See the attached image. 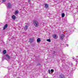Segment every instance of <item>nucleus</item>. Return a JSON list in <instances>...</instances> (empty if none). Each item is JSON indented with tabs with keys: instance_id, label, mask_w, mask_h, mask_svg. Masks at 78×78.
<instances>
[{
	"instance_id": "nucleus-1",
	"label": "nucleus",
	"mask_w": 78,
	"mask_h": 78,
	"mask_svg": "<svg viewBox=\"0 0 78 78\" xmlns=\"http://www.w3.org/2000/svg\"><path fill=\"white\" fill-rule=\"evenodd\" d=\"M33 22V24H34L35 27H37L39 26V23L36 20H34Z\"/></svg>"
},
{
	"instance_id": "nucleus-2",
	"label": "nucleus",
	"mask_w": 78,
	"mask_h": 78,
	"mask_svg": "<svg viewBox=\"0 0 78 78\" xmlns=\"http://www.w3.org/2000/svg\"><path fill=\"white\" fill-rule=\"evenodd\" d=\"M65 37V36H64V35L62 34L60 35V39L61 40H63V39L64 38V37Z\"/></svg>"
},
{
	"instance_id": "nucleus-3",
	"label": "nucleus",
	"mask_w": 78,
	"mask_h": 78,
	"mask_svg": "<svg viewBox=\"0 0 78 78\" xmlns=\"http://www.w3.org/2000/svg\"><path fill=\"white\" fill-rule=\"evenodd\" d=\"M53 38H54V39H56L58 38V35H57L55 34H54L53 35Z\"/></svg>"
},
{
	"instance_id": "nucleus-4",
	"label": "nucleus",
	"mask_w": 78,
	"mask_h": 78,
	"mask_svg": "<svg viewBox=\"0 0 78 78\" xmlns=\"http://www.w3.org/2000/svg\"><path fill=\"white\" fill-rule=\"evenodd\" d=\"M12 6V5L10 3H8L7 4V7L9 8H11V6Z\"/></svg>"
},
{
	"instance_id": "nucleus-5",
	"label": "nucleus",
	"mask_w": 78,
	"mask_h": 78,
	"mask_svg": "<svg viewBox=\"0 0 78 78\" xmlns=\"http://www.w3.org/2000/svg\"><path fill=\"white\" fill-rule=\"evenodd\" d=\"M60 78H66V77L64 76V75L63 74H61L59 75Z\"/></svg>"
},
{
	"instance_id": "nucleus-6",
	"label": "nucleus",
	"mask_w": 78,
	"mask_h": 78,
	"mask_svg": "<svg viewBox=\"0 0 78 78\" xmlns=\"http://www.w3.org/2000/svg\"><path fill=\"white\" fill-rule=\"evenodd\" d=\"M34 41V38H30V43H31L32 42H33V41Z\"/></svg>"
},
{
	"instance_id": "nucleus-7",
	"label": "nucleus",
	"mask_w": 78,
	"mask_h": 78,
	"mask_svg": "<svg viewBox=\"0 0 78 78\" xmlns=\"http://www.w3.org/2000/svg\"><path fill=\"white\" fill-rule=\"evenodd\" d=\"M12 18V19H13V20H15V19H16V16H15V15H13Z\"/></svg>"
},
{
	"instance_id": "nucleus-8",
	"label": "nucleus",
	"mask_w": 78,
	"mask_h": 78,
	"mask_svg": "<svg viewBox=\"0 0 78 78\" xmlns=\"http://www.w3.org/2000/svg\"><path fill=\"white\" fill-rule=\"evenodd\" d=\"M7 27H8V24H6L5 25L4 27L3 30H5Z\"/></svg>"
},
{
	"instance_id": "nucleus-9",
	"label": "nucleus",
	"mask_w": 78,
	"mask_h": 78,
	"mask_svg": "<svg viewBox=\"0 0 78 78\" xmlns=\"http://www.w3.org/2000/svg\"><path fill=\"white\" fill-rule=\"evenodd\" d=\"M37 42H41V38H37Z\"/></svg>"
},
{
	"instance_id": "nucleus-10",
	"label": "nucleus",
	"mask_w": 78,
	"mask_h": 78,
	"mask_svg": "<svg viewBox=\"0 0 78 78\" xmlns=\"http://www.w3.org/2000/svg\"><path fill=\"white\" fill-rule=\"evenodd\" d=\"M45 7L46 8H47L48 7V4H45Z\"/></svg>"
},
{
	"instance_id": "nucleus-11",
	"label": "nucleus",
	"mask_w": 78,
	"mask_h": 78,
	"mask_svg": "<svg viewBox=\"0 0 78 78\" xmlns=\"http://www.w3.org/2000/svg\"><path fill=\"white\" fill-rule=\"evenodd\" d=\"M18 13H19V11L18 10L16 11L15 13V15H17Z\"/></svg>"
},
{
	"instance_id": "nucleus-12",
	"label": "nucleus",
	"mask_w": 78,
	"mask_h": 78,
	"mask_svg": "<svg viewBox=\"0 0 78 78\" xmlns=\"http://www.w3.org/2000/svg\"><path fill=\"white\" fill-rule=\"evenodd\" d=\"M28 29V26H25V27L24 28L25 30H27Z\"/></svg>"
},
{
	"instance_id": "nucleus-13",
	"label": "nucleus",
	"mask_w": 78,
	"mask_h": 78,
	"mask_svg": "<svg viewBox=\"0 0 78 78\" xmlns=\"http://www.w3.org/2000/svg\"><path fill=\"white\" fill-rule=\"evenodd\" d=\"M6 50H4L3 51V54H6Z\"/></svg>"
},
{
	"instance_id": "nucleus-14",
	"label": "nucleus",
	"mask_w": 78,
	"mask_h": 78,
	"mask_svg": "<svg viewBox=\"0 0 78 78\" xmlns=\"http://www.w3.org/2000/svg\"><path fill=\"white\" fill-rule=\"evenodd\" d=\"M62 17H64V16H65V15L64 14V13H63L62 14Z\"/></svg>"
},
{
	"instance_id": "nucleus-15",
	"label": "nucleus",
	"mask_w": 78,
	"mask_h": 78,
	"mask_svg": "<svg viewBox=\"0 0 78 78\" xmlns=\"http://www.w3.org/2000/svg\"><path fill=\"white\" fill-rule=\"evenodd\" d=\"M47 41H48V42H51V41L50 39H47Z\"/></svg>"
},
{
	"instance_id": "nucleus-16",
	"label": "nucleus",
	"mask_w": 78,
	"mask_h": 78,
	"mask_svg": "<svg viewBox=\"0 0 78 78\" xmlns=\"http://www.w3.org/2000/svg\"><path fill=\"white\" fill-rule=\"evenodd\" d=\"M6 56H7V58H8L9 59V58H10V56H9L8 55H6Z\"/></svg>"
},
{
	"instance_id": "nucleus-17",
	"label": "nucleus",
	"mask_w": 78,
	"mask_h": 78,
	"mask_svg": "<svg viewBox=\"0 0 78 78\" xmlns=\"http://www.w3.org/2000/svg\"><path fill=\"white\" fill-rule=\"evenodd\" d=\"M51 72H53V71H54V70H53V69H51Z\"/></svg>"
},
{
	"instance_id": "nucleus-18",
	"label": "nucleus",
	"mask_w": 78,
	"mask_h": 78,
	"mask_svg": "<svg viewBox=\"0 0 78 78\" xmlns=\"http://www.w3.org/2000/svg\"><path fill=\"white\" fill-rule=\"evenodd\" d=\"M76 62H78V59L76 60Z\"/></svg>"
},
{
	"instance_id": "nucleus-19",
	"label": "nucleus",
	"mask_w": 78,
	"mask_h": 78,
	"mask_svg": "<svg viewBox=\"0 0 78 78\" xmlns=\"http://www.w3.org/2000/svg\"><path fill=\"white\" fill-rule=\"evenodd\" d=\"M49 73L50 74L51 73V72L50 71V70H49Z\"/></svg>"
},
{
	"instance_id": "nucleus-20",
	"label": "nucleus",
	"mask_w": 78,
	"mask_h": 78,
	"mask_svg": "<svg viewBox=\"0 0 78 78\" xmlns=\"http://www.w3.org/2000/svg\"><path fill=\"white\" fill-rule=\"evenodd\" d=\"M5 1H6V0H2V2H5Z\"/></svg>"
},
{
	"instance_id": "nucleus-21",
	"label": "nucleus",
	"mask_w": 78,
	"mask_h": 78,
	"mask_svg": "<svg viewBox=\"0 0 78 78\" xmlns=\"http://www.w3.org/2000/svg\"><path fill=\"white\" fill-rule=\"evenodd\" d=\"M30 0H28V2H30Z\"/></svg>"
},
{
	"instance_id": "nucleus-22",
	"label": "nucleus",
	"mask_w": 78,
	"mask_h": 78,
	"mask_svg": "<svg viewBox=\"0 0 78 78\" xmlns=\"http://www.w3.org/2000/svg\"><path fill=\"white\" fill-rule=\"evenodd\" d=\"M66 46L67 47L68 46V44L66 45Z\"/></svg>"
},
{
	"instance_id": "nucleus-23",
	"label": "nucleus",
	"mask_w": 78,
	"mask_h": 78,
	"mask_svg": "<svg viewBox=\"0 0 78 78\" xmlns=\"http://www.w3.org/2000/svg\"><path fill=\"white\" fill-rule=\"evenodd\" d=\"M40 65H41V64H39V65L40 66Z\"/></svg>"
}]
</instances>
